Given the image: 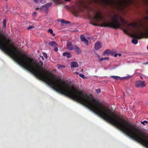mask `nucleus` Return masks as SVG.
<instances>
[{
    "label": "nucleus",
    "mask_w": 148,
    "mask_h": 148,
    "mask_svg": "<svg viewBox=\"0 0 148 148\" xmlns=\"http://www.w3.org/2000/svg\"><path fill=\"white\" fill-rule=\"evenodd\" d=\"M120 20L123 24H127L128 26V24H129L128 21L125 20L121 16L120 17Z\"/></svg>",
    "instance_id": "nucleus-12"
},
{
    "label": "nucleus",
    "mask_w": 148,
    "mask_h": 148,
    "mask_svg": "<svg viewBox=\"0 0 148 148\" xmlns=\"http://www.w3.org/2000/svg\"><path fill=\"white\" fill-rule=\"evenodd\" d=\"M147 49L148 50V46L147 47Z\"/></svg>",
    "instance_id": "nucleus-48"
},
{
    "label": "nucleus",
    "mask_w": 148,
    "mask_h": 148,
    "mask_svg": "<svg viewBox=\"0 0 148 148\" xmlns=\"http://www.w3.org/2000/svg\"><path fill=\"white\" fill-rule=\"evenodd\" d=\"M68 49L70 50H72L73 49V47L72 43L70 42H68L66 45Z\"/></svg>",
    "instance_id": "nucleus-5"
},
{
    "label": "nucleus",
    "mask_w": 148,
    "mask_h": 148,
    "mask_svg": "<svg viewBox=\"0 0 148 148\" xmlns=\"http://www.w3.org/2000/svg\"><path fill=\"white\" fill-rule=\"evenodd\" d=\"M147 31H148V30H147L145 32L141 33L140 34H138L137 33H135L134 34H132V36L134 38H135V39H132V43H134L135 44H137L138 42V41L137 38L141 39L143 38H148V37H147L144 34Z\"/></svg>",
    "instance_id": "nucleus-2"
},
{
    "label": "nucleus",
    "mask_w": 148,
    "mask_h": 148,
    "mask_svg": "<svg viewBox=\"0 0 148 148\" xmlns=\"http://www.w3.org/2000/svg\"><path fill=\"white\" fill-rule=\"evenodd\" d=\"M98 56L99 58H100V56L98 55ZM106 59L108 60L109 58L108 57H106L105 58H99V60L100 62H101L102 61H103V60H106Z\"/></svg>",
    "instance_id": "nucleus-16"
},
{
    "label": "nucleus",
    "mask_w": 148,
    "mask_h": 148,
    "mask_svg": "<svg viewBox=\"0 0 148 148\" xmlns=\"http://www.w3.org/2000/svg\"><path fill=\"white\" fill-rule=\"evenodd\" d=\"M52 5V4L51 3H46V4L44 5L45 6L47 9L49 8L50 6H51Z\"/></svg>",
    "instance_id": "nucleus-17"
},
{
    "label": "nucleus",
    "mask_w": 148,
    "mask_h": 148,
    "mask_svg": "<svg viewBox=\"0 0 148 148\" xmlns=\"http://www.w3.org/2000/svg\"><path fill=\"white\" fill-rule=\"evenodd\" d=\"M82 41L84 42V43L86 45H88V40L87 39H85V40H84V41Z\"/></svg>",
    "instance_id": "nucleus-23"
},
{
    "label": "nucleus",
    "mask_w": 148,
    "mask_h": 148,
    "mask_svg": "<svg viewBox=\"0 0 148 148\" xmlns=\"http://www.w3.org/2000/svg\"><path fill=\"white\" fill-rule=\"evenodd\" d=\"M75 73L77 75H78V73L77 72H75Z\"/></svg>",
    "instance_id": "nucleus-42"
},
{
    "label": "nucleus",
    "mask_w": 148,
    "mask_h": 148,
    "mask_svg": "<svg viewBox=\"0 0 148 148\" xmlns=\"http://www.w3.org/2000/svg\"><path fill=\"white\" fill-rule=\"evenodd\" d=\"M85 39H86V38L84 35H82L81 36V39L82 41H84Z\"/></svg>",
    "instance_id": "nucleus-21"
},
{
    "label": "nucleus",
    "mask_w": 148,
    "mask_h": 148,
    "mask_svg": "<svg viewBox=\"0 0 148 148\" xmlns=\"http://www.w3.org/2000/svg\"><path fill=\"white\" fill-rule=\"evenodd\" d=\"M43 56L45 57L46 58H48V56L47 54L45 53H43Z\"/></svg>",
    "instance_id": "nucleus-27"
},
{
    "label": "nucleus",
    "mask_w": 148,
    "mask_h": 148,
    "mask_svg": "<svg viewBox=\"0 0 148 148\" xmlns=\"http://www.w3.org/2000/svg\"><path fill=\"white\" fill-rule=\"evenodd\" d=\"M71 1V0H65V1L66 2H68V1Z\"/></svg>",
    "instance_id": "nucleus-41"
},
{
    "label": "nucleus",
    "mask_w": 148,
    "mask_h": 148,
    "mask_svg": "<svg viewBox=\"0 0 148 148\" xmlns=\"http://www.w3.org/2000/svg\"><path fill=\"white\" fill-rule=\"evenodd\" d=\"M53 1L55 3H56V4H62L63 3V2L62 0H51Z\"/></svg>",
    "instance_id": "nucleus-10"
},
{
    "label": "nucleus",
    "mask_w": 148,
    "mask_h": 148,
    "mask_svg": "<svg viewBox=\"0 0 148 148\" xmlns=\"http://www.w3.org/2000/svg\"><path fill=\"white\" fill-rule=\"evenodd\" d=\"M52 34V36H55V34H54V33H53Z\"/></svg>",
    "instance_id": "nucleus-39"
},
{
    "label": "nucleus",
    "mask_w": 148,
    "mask_h": 148,
    "mask_svg": "<svg viewBox=\"0 0 148 148\" xmlns=\"http://www.w3.org/2000/svg\"><path fill=\"white\" fill-rule=\"evenodd\" d=\"M34 27V26L33 25H31L29 27H28L27 28V29H28L30 30L31 29H32V28H33Z\"/></svg>",
    "instance_id": "nucleus-30"
},
{
    "label": "nucleus",
    "mask_w": 148,
    "mask_h": 148,
    "mask_svg": "<svg viewBox=\"0 0 148 148\" xmlns=\"http://www.w3.org/2000/svg\"><path fill=\"white\" fill-rule=\"evenodd\" d=\"M143 64H144V65H146L148 64V62H146V63H143Z\"/></svg>",
    "instance_id": "nucleus-37"
},
{
    "label": "nucleus",
    "mask_w": 148,
    "mask_h": 148,
    "mask_svg": "<svg viewBox=\"0 0 148 148\" xmlns=\"http://www.w3.org/2000/svg\"><path fill=\"white\" fill-rule=\"evenodd\" d=\"M118 55L119 56H121V53L118 54Z\"/></svg>",
    "instance_id": "nucleus-40"
},
{
    "label": "nucleus",
    "mask_w": 148,
    "mask_h": 148,
    "mask_svg": "<svg viewBox=\"0 0 148 148\" xmlns=\"http://www.w3.org/2000/svg\"><path fill=\"white\" fill-rule=\"evenodd\" d=\"M107 4H109L110 2V0H101Z\"/></svg>",
    "instance_id": "nucleus-22"
},
{
    "label": "nucleus",
    "mask_w": 148,
    "mask_h": 148,
    "mask_svg": "<svg viewBox=\"0 0 148 148\" xmlns=\"http://www.w3.org/2000/svg\"><path fill=\"white\" fill-rule=\"evenodd\" d=\"M34 1L36 3H38L40 1L41 2V0H34Z\"/></svg>",
    "instance_id": "nucleus-29"
},
{
    "label": "nucleus",
    "mask_w": 148,
    "mask_h": 148,
    "mask_svg": "<svg viewBox=\"0 0 148 148\" xmlns=\"http://www.w3.org/2000/svg\"><path fill=\"white\" fill-rule=\"evenodd\" d=\"M38 9H39V8H36V10H38Z\"/></svg>",
    "instance_id": "nucleus-46"
},
{
    "label": "nucleus",
    "mask_w": 148,
    "mask_h": 148,
    "mask_svg": "<svg viewBox=\"0 0 148 148\" xmlns=\"http://www.w3.org/2000/svg\"><path fill=\"white\" fill-rule=\"evenodd\" d=\"M48 32L50 33V34H52L53 32V30L51 29H49L48 30Z\"/></svg>",
    "instance_id": "nucleus-28"
},
{
    "label": "nucleus",
    "mask_w": 148,
    "mask_h": 148,
    "mask_svg": "<svg viewBox=\"0 0 148 148\" xmlns=\"http://www.w3.org/2000/svg\"><path fill=\"white\" fill-rule=\"evenodd\" d=\"M110 51L108 49H107L105 50L103 53V54L104 55H105L106 54H109L110 53Z\"/></svg>",
    "instance_id": "nucleus-18"
},
{
    "label": "nucleus",
    "mask_w": 148,
    "mask_h": 148,
    "mask_svg": "<svg viewBox=\"0 0 148 148\" xmlns=\"http://www.w3.org/2000/svg\"><path fill=\"white\" fill-rule=\"evenodd\" d=\"M96 91L99 93L101 92V90L100 89H98L96 90Z\"/></svg>",
    "instance_id": "nucleus-33"
},
{
    "label": "nucleus",
    "mask_w": 148,
    "mask_h": 148,
    "mask_svg": "<svg viewBox=\"0 0 148 148\" xmlns=\"http://www.w3.org/2000/svg\"><path fill=\"white\" fill-rule=\"evenodd\" d=\"M146 84L145 81H137L135 82V86L137 87H144L146 86Z\"/></svg>",
    "instance_id": "nucleus-4"
},
{
    "label": "nucleus",
    "mask_w": 148,
    "mask_h": 148,
    "mask_svg": "<svg viewBox=\"0 0 148 148\" xmlns=\"http://www.w3.org/2000/svg\"><path fill=\"white\" fill-rule=\"evenodd\" d=\"M58 21H60L61 23H64V24H70V21L64 20L62 19H59L58 20Z\"/></svg>",
    "instance_id": "nucleus-13"
},
{
    "label": "nucleus",
    "mask_w": 148,
    "mask_h": 148,
    "mask_svg": "<svg viewBox=\"0 0 148 148\" xmlns=\"http://www.w3.org/2000/svg\"><path fill=\"white\" fill-rule=\"evenodd\" d=\"M54 50L56 51H57L58 50V48L57 46L54 47Z\"/></svg>",
    "instance_id": "nucleus-31"
},
{
    "label": "nucleus",
    "mask_w": 148,
    "mask_h": 148,
    "mask_svg": "<svg viewBox=\"0 0 148 148\" xmlns=\"http://www.w3.org/2000/svg\"><path fill=\"white\" fill-rule=\"evenodd\" d=\"M41 9L43 10H47L48 9L46 8L45 6V5H44L41 7Z\"/></svg>",
    "instance_id": "nucleus-19"
},
{
    "label": "nucleus",
    "mask_w": 148,
    "mask_h": 148,
    "mask_svg": "<svg viewBox=\"0 0 148 148\" xmlns=\"http://www.w3.org/2000/svg\"><path fill=\"white\" fill-rule=\"evenodd\" d=\"M3 26H4V28H5L6 27V19H4L3 20Z\"/></svg>",
    "instance_id": "nucleus-20"
},
{
    "label": "nucleus",
    "mask_w": 148,
    "mask_h": 148,
    "mask_svg": "<svg viewBox=\"0 0 148 148\" xmlns=\"http://www.w3.org/2000/svg\"><path fill=\"white\" fill-rule=\"evenodd\" d=\"M119 16L117 14H116L112 18V22L108 21L107 22L102 21V23L100 25H97L95 23H92L91 24L95 26H99L101 27H108L112 28L115 29L120 28L126 34H128V32L126 29L123 28V25H121L119 22L116 18Z\"/></svg>",
    "instance_id": "nucleus-1"
},
{
    "label": "nucleus",
    "mask_w": 148,
    "mask_h": 148,
    "mask_svg": "<svg viewBox=\"0 0 148 148\" xmlns=\"http://www.w3.org/2000/svg\"><path fill=\"white\" fill-rule=\"evenodd\" d=\"M137 25V23L136 22H134L132 23H130L128 24V26H132L134 27H136Z\"/></svg>",
    "instance_id": "nucleus-14"
},
{
    "label": "nucleus",
    "mask_w": 148,
    "mask_h": 148,
    "mask_svg": "<svg viewBox=\"0 0 148 148\" xmlns=\"http://www.w3.org/2000/svg\"><path fill=\"white\" fill-rule=\"evenodd\" d=\"M40 57L42 58V59H44V57L43 56H40Z\"/></svg>",
    "instance_id": "nucleus-45"
},
{
    "label": "nucleus",
    "mask_w": 148,
    "mask_h": 148,
    "mask_svg": "<svg viewBox=\"0 0 148 148\" xmlns=\"http://www.w3.org/2000/svg\"><path fill=\"white\" fill-rule=\"evenodd\" d=\"M58 69H59L60 68H61V67L64 68L65 67V66L64 65H60V64H58Z\"/></svg>",
    "instance_id": "nucleus-26"
},
{
    "label": "nucleus",
    "mask_w": 148,
    "mask_h": 148,
    "mask_svg": "<svg viewBox=\"0 0 148 148\" xmlns=\"http://www.w3.org/2000/svg\"><path fill=\"white\" fill-rule=\"evenodd\" d=\"M110 77H111L115 79L118 80L119 79H121V77L119 76H111Z\"/></svg>",
    "instance_id": "nucleus-15"
},
{
    "label": "nucleus",
    "mask_w": 148,
    "mask_h": 148,
    "mask_svg": "<svg viewBox=\"0 0 148 148\" xmlns=\"http://www.w3.org/2000/svg\"><path fill=\"white\" fill-rule=\"evenodd\" d=\"M49 45L51 47H56L58 46V45L55 41H52L50 42Z\"/></svg>",
    "instance_id": "nucleus-9"
},
{
    "label": "nucleus",
    "mask_w": 148,
    "mask_h": 148,
    "mask_svg": "<svg viewBox=\"0 0 148 148\" xmlns=\"http://www.w3.org/2000/svg\"><path fill=\"white\" fill-rule=\"evenodd\" d=\"M74 50L75 51L77 52L78 54H80L81 52V51L80 49L77 46H74Z\"/></svg>",
    "instance_id": "nucleus-8"
},
{
    "label": "nucleus",
    "mask_w": 148,
    "mask_h": 148,
    "mask_svg": "<svg viewBox=\"0 0 148 148\" xmlns=\"http://www.w3.org/2000/svg\"><path fill=\"white\" fill-rule=\"evenodd\" d=\"M140 78L141 79H143V77H142V76H140Z\"/></svg>",
    "instance_id": "nucleus-43"
},
{
    "label": "nucleus",
    "mask_w": 148,
    "mask_h": 148,
    "mask_svg": "<svg viewBox=\"0 0 148 148\" xmlns=\"http://www.w3.org/2000/svg\"><path fill=\"white\" fill-rule=\"evenodd\" d=\"M119 3L120 4H121L123 3L124 2L122 0H119Z\"/></svg>",
    "instance_id": "nucleus-34"
},
{
    "label": "nucleus",
    "mask_w": 148,
    "mask_h": 148,
    "mask_svg": "<svg viewBox=\"0 0 148 148\" xmlns=\"http://www.w3.org/2000/svg\"><path fill=\"white\" fill-rule=\"evenodd\" d=\"M36 12H34L33 13V15L34 16H36Z\"/></svg>",
    "instance_id": "nucleus-35"
},
{
    "label": "nucleus",
    "mask_w": 148,
    "mask_h": 148,
    "mask_svg": "<svg viewBox=\"0 0 148 148\" xmlns=\"http://www.w3.org/2000/svg\"><path fill=\"white\" fill-rule=\"evenodd\" d=\"M141 123L143 125H145V123L147 124L148 123V122L147 121H141Z\"/></svg>",
    "instance_id": "nucleus-25"
},
{
    "label": "nucleus",
    "mask_w": 148,
    "mask_h": 148,
    "mask_svg": "<svg viewBox=\"0 0 148 148\" xmlns=\"http://www.w3.org/2000/svg\"><path fill=\"white\" fill-rule=\"evenodd\" d=\"M79 76L80 77H81L83 79L86 78V77L84 76V75L83 74H82V73L79 74Z\"/></svg>",
    "instance_id": "nucleus-24"
},
{
    "label": "nucleus",
    "mask_w": 148,
    "mask_h": 148,
    "mask_svg": "<svg viewBox=\"0 0 148 148\" xmlns=\"http://www.w3.org/2000/svg\"><path fill=\"white\" fill-rule=\"evenodd\" d=\"M101 47V45L99 42H97L95 44V49L96 50L99 49Z\"/></svg>",
    "instance_id": "nucleus-7"
},
{
    "label": "nucleus",
    "mask_w": 148,
    "mask_h": 148,
    "mask_svg": "<svg viewBox=\"0 0 148 148\" xmlns=\"http://www.w3.org/2000/svg\"><path fill=\"white\" fill-rule=\"evenodd\" d=\"M63 56L66 57L67 58H69L71 57V55L69 53L65 52L63 53Z\"/></svg>",
    "instance_id": "nucleus-11"
},
{
    "label": "nucleus",
    "mask_w": 148,
    "mask_h": 148,
    "mask_svg": "<svg viewBox=\"0 0 148 148\" xmlns=\"http://www.w3.org/2000/svg\"><path fill=\"white\" fill-rule=\"evenodd\" d=\"M95 21L98 22L104 20V18L100 12H97L94 16Z\"/></svg>",
    "instance_id": "nucleus-3"
},
{
    "label": "nucleus",
    "mask_w": 148,
    "mask_h": 148,
    "mask_svg": "<svg viewBox=\"0 0 148 148\" xmlns=\"http://www.w3.org/2000/svg\"><path fill=\"white\" fill-rule=\"evenodd\" d=\"M40 57L42 58V59H44V57L43 56H40Z\"/></svg>",
    "instance_id": "nucleus-44"
},
{
    "label": "nucleus",
    "mask_w": 148,
    "mask_h": 148,
    "mask_svg": "<svg viewBox=\"0 0 148 148\" xmlns=\"http://www.w3.org/2000/svg\"><path fill=\"white\" fill-rule=\"evenodd\" d=\"M145 19L148 21V16H146L144 18Z\"/></svg>",
    "instance_id": "nucleus-36"
},
{
    "label": "nucleus",
    "mask_w": 148,
    "mask_h": 148,
    "mask_svg": "<svg viewBox=\"0 0 148 148\" xmlns=\"http://www.w3.org/2000/svg\"><path fill=\"white\" fill-rule=\"evenodd\" d=\"M40 63H41L42 64H43L42 63L41 61H40Z\"/></svg>",
    "instance_id": "nucleus-47"
},
{
    "label": "nucleus",
    "mask_w": 148,
    "mask_h": 148,
    "mask_svg": "<svg viewBox=\"0 0 148 148\" xmlns=\"http://www.w3.org/2000/svg\"><path fill=\"white\" fill-rule=\"evenodd\" d=\"M144 34L147 37H148V31L145 33Z\"/></svg>",
    "instance_id": "nucleus-32"
},
{
    "label": "nucleus",
    "mask_w": 148,
    "mask_h": 148,
    "mask_svg": "<svg viewBox=\"0 0 148 148\" xmlns=\"http://www.w3.org/2000/svg\"><path fill=\"white\" fill-rule=\"evenodd\" d=\"M71 68H77L78 66V63L76 62H73L71 63Z\"/></svg>",
    "instance_id": "nucleus-6"
},
{
    "label": "nucleus",
    "mask_w": 148,
    "mask_h": 148,
    "mask_svg": "<svg viewBox=\"0 0 148 148\" xmlns=\"http://www.w3.org/2000/svg\"><path fill=\"white\" fill-rule=\"evenodd\" d=\"M117 55H118V54L116 53L114 55V57H117Z\"/></svg>",
    "instance_id": "nucleus-38"
}]
</instances>
